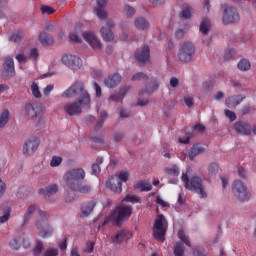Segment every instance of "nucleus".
I'll return each instance as SVG.
<instances>
[{
	"label": "nucleus",
	"instance_id": "14",
	"mask_svg": "<svg viewBox=\"0 0 256 256\" xmlns=\"http://www.w3.org/2000/svg\"><path fill=\"white\" fill-rule=\"evenodd\" d=\"M135 59L138 61L140 65H143V63L149 62V59H150L149 46H144L141 50H137V52L135 53Z\"/></svg>",
	"mask_w": 256,
	"mask_h": 256
},
{
	"label": "nucleus",
	"instance_id": "27",
	"mask_svg": "<svg viewBox=\"0 0 256 256\" xmlns=\"http://www.w3.org/2000/svg\"><path fill=\"white\" fill-rule=\"evenodd\" d=\"M135 26L137 27V29H141L142 31H145V29H149V22L143 18H138L135 21Z\"/></svg>",
	"mask_w": 256,
	"mask_h": 256
},
{
	"label": "nucleus",
	"instance_id": "4",
	"mask_svg": "<svg viewBox=\"0 0 256 256\" xmlns=\"http://www.w3.org/2000/svg\"><path fill=\"white\" fill-rule=\"evenodd\" d=\"M167 220L163 214H158L154 223L153 233L156 241L163 243L165 241V234L167 233Z\"/></svg>",
	"mask_w": 256,
	"mask_h": 256
},
{
	"label": "nucleus",
	"instance_id": "35",
	"mask_svg": "<svg viewBox=\"0 0 256 256\" xmlns=\"http://www.w3.org/2000/svg\"><path fill=\"white\" fill-rule=\"evenodd\" d=\"M31 91L34 97H36V99L41 98V91H39V86L37 85V83H32L31 85Z\"/></svg>",
	"mask_w": 256,
	"mask_h": 256
},
{
	"label": "nucleus",
	"instance_id": "19",
	"mask_svg": "<svg viewBox=\"0 0 256 256\" xmlns=\"http://www.w3.org/2000/svg\"><path fill=\"white\" fill-rule=\"evenodd\" d=\"M234 127L237 133H241V135H251V126L245 122H238Z\"/></svg>",
	"mask_w": 256,
	"mask_h": 256
},
{
	"label": "nucleus",
	"instance_id": "12",
	"mask_svg": "<svg viewBox=\"0 0 256 256\" xmlns=\"http://www.w3.org/2000/svg\"><path fill=\"white\" fill-rule=\"evenodd\" d=\"M26 115L31 117V119H37V117H41L43 114V108L39 103L28 104L25 107Z\"/></svg>",
	"mask_w": 256,
	"mask_h": 256
},
{
	"label": "nucleus",
	"instance_id": "41",
	"mask_svg": "<svg viewBox=\"0 0 256 256\" xmlns=\"http://www.w3.org/2000/svg\"><path fill=\"white\" fill-rule=\"evenodd\" d=\"M124 11H125L127 17H133V15H135V8H133L131 6H125Z\"/></svg>",
	"mask_w": 256,
	"mask_h": 256
},
{
	"label": "nucleus",
	"instance_id": "23",
	"mask_svg": "<svg viewBox=\"0 0 256 256\" xmlns=\"http://www.w3.org/2000/svg\"><path fill=\"white\" fill-rule=\"evenodd\" d=\"M94 207L95 201H92L89 204H84L81 208L82 217H87L88 215H91V212L93 211Z\"/></svg>",
	"mask_w": 256,
	"mask_h": 256
},
{
	"label": "nucleus",
	"instance_id": "26",
	"mask_svg": "<svg viewBox=\"0 0 256 256\" xmlns=\"http://www.w3.org/2000/svg\"><path fill=\"white\" fill-rule=\"evenodd\" d=\"M209 29H211V22L209 19L202 20L200 24V32L203 33V35H207V33H209Z\"/></svg>",
	"mask_w": 256,
	"mask_h": 256
},
{
	"label": "nucleus",
	"instance_id": "5",
	"mask_svg": "<svg viewBox=\"0 0 256 256\" xmlns=\"http://www.w3.org/2000/svg\"><path fill=\"white\" fill-rule=\"evenodd\" d=\"M182 181L185 184L186 189L189 191H196L202 198L207 197V192L203 189V184H201V178L192 177L189 181V176L187 173L182 175Z\"/></svg>",
	"mask_w": 256,
	"mask_h": 256
},
{
	"label": "nucleus",
	"instance_id": "50",
	"mask_svg": "<svg viewBox=\"0 0 256 256\" xmlns=\"http://www.w3.org/2000/svg\"><path fill=\"white\" fill-rule=\"evenodd\" d=\"M16 59H17L18 63H27V56H25L23 54H18L16 56Z\"/></svg>",
	"mask_w": 256,
	"mask_h": 256
},
{
	"label": "nucleus",
	"instance_id": "44",
	"mask_svg": "<svg viewBox=\"0 0 256 256\" xmlns=\"http://www.w3.org/2000/svg\"><path fill=\"white\" fill-rule=\"evenodd\" d=\"M157 205H161L163 208L169 207V204L167 201L163 200L161 197L156 198Z\"/></svg>",
	"mask_w": 256,
	"mask_h": 256
},
{
	"label": "nucleus",
	"instance_id": "63",
	"mask_svg": "<svg viewBox=\"0 0 256 256\" xmlns=\"http://www.w3.org/2000/svg\"><path fill=\"white\" fill-rule=\"evenodd\" d=\"M221 181H222V185L224 188L227 187V183L229 181V178L225 177V176H221Z\"/></svg>",
	"mask_w": 256,
	"mask_h": 256
},
{
	"label": "nucleus",
	"instance_id": "49",
	"mask_svg": "<svg viewBox=\"0 0 256 256\" xmlns=\"http://www.w3.org/2000/svg\"><path fill=\"white\" fill-rule=\"evenodd\" d=\"M53 230H42L40 231V237L46 238L51 237Z\"/></svg>",
	"mask_w": 256,
	"mask_h": 256
},
{
	"label": "nucleus",
	"instance_id": "17",
	"mask_svg": "<svg viewBox=\"0 0 256 256\" xmlns=\"http://www.w3.org/2000/svg\"><path fill=\"white\" fill-rule=\"evenodd\" d=\"M107 27L108 28H101V35L104 39V41H113L114 36H113V32H111V28L113 27V23L112 22H107Z\"/></svg>",
	"mask_w": 256,
	"mask_h": 256
},
{
	"label": "nucleus",
	"instance_id": "32",
	"mask_svg": "<svg viewBox=\"0 0 256 256\" xmlns=\"http://www.w3.org/2000/svg\"><path fill=\"white\" fill-rule=\"evenodd\" d=\"M174 255L175 256H184L185 255V248H183V244L177 243L174 247Z\"/></svg>",
	"mask_w": 256,
	"mask_h": 256
},
{
	"label": "nucleus",
	"instance_id": "30",
	"mask_svg": "<svg viewBox=\"0 0 256 256\" xmlns=\"http://www.w3.org/2000/svg\"><path fill=\"white\" fill-rule=\"evenodd\" d=\"M238 69H240V71H249L251 69V63L243 59L238 63Z\"/></svg>",
	"mask_w": 256,
	"mask_h": 256
},
{
	"label": "nucleus",
	"instance_id": "47",
	"mask_svg": "<svg viewBox=\"0 0 256 256\" xmlns=\"http://www.w3.org/2000/svg\"><path fill=\"white\" fill-rule=\"evenodd\" d=\"M69 39L71 43H81V38L77 34H70Z\"/></svg>",
	"mask_w": 256,
	"mask_h": 256
},
{
	"label": "nucleus",
	"instance_id": "34",
	"mask_svg": "<svg viewBox=\"0 0 256 256\" xmlns=\"http://www.w3.org/2000/svg\"><path fill=\"white\" fill-rule=\"evenodd\" d=\"M15 63L13 62V58H7L4 62V69L6 71H13L15 68Z\"/></svg>",
	"mask_w": 256,
	"mask_h": 256
},
{
	"label": "nucleus",
	"instance_id": "53",
	"mask_svg": "<svg viewBox=\"0 0 256 256\" xmlns=\"http://www.w3.org/2000/svg\"><path fill=\"white\" fill-rule=\"evenodd\" d=\"M185 104L187 105V107H192L193 106V97L191 96H186L184 98Z\"/></svg>",
	"mask_w": 256,
	"mask_h": 256
},
{
	"label": "nucleus",
	"instance_id": "39",
	"mask_svg": "<svg viewBox=\"0 0 256 256\" xmlns=\"http://www.w3.org/2000/svg\"><path fill=\"white\" fill-rule=\"evenodd\" d=\"M63 159L61 157L54 156L50 162L51 167H59Z\"/></svg>",
	"mask_w": 256,
	"mask_h": 256
},
{
	"label": "nucleus",
	"instance_id": "48",
	"mask_svg": "<svg viewBox=\"0 0 256 256\" xmlns=\"http://www.w3.org/2000/svg\"><path fill=\"white\" fill-rule=\"evenodd\" d=\"M92 173L93 175H99V173H101V167L99 166V164L92 165Z\"/></svg>",
	"mask_w": 256,
	"mask_h": 256
},
{
	"label": "nucleus",
	"instance_id": "61",
	"mask_svg": "<svg viewBox=\"0 0 256 256\" xmlns=\"http://www.w3.org/2000/svg\"><path fill=\"white\" fill-rule=\"evenodd\" d=\"M3 193H5V183L0 180V197H2Z\"/></svg>",
	"mask_w": 256,
	"mask_h": 256
},
{
	"label": "nucleus",
	"instance_id": "7",
	"mask_svg": "<svg viewBox=\"0 0 256 256\" xmlns=\"http://www.w3.org/2000/svg\"><path fill=\"white\" fill-rule=\"evenodd\" d=\"M85 95H89V93L85 90L83 82H77L63 93V97L66 99H73L77 96L79 99H85Z\"/></svg>",
	"mask_w": 256,
	"mask_h": 256
},
{
	"label": "nucleus",
	"instance_id": "51",
	"mask_svg": "<svg viewBox=\"0 0 256 256\" xmlns=\"http://www.w3.org/2000/svg\"><path fill=\"white\" fill-rule=\"evenodd\" d=\"M30 57L36 61L37 58L39 57V51H37L36 48H33V49L30 51Z\"/></svg>",
	"mask_w": 256,
	"mask_h": 256
},
{
	"label": "nucleus",
	"instance_id": "18",
	"mask_svg": "<svg viewBox=\"0 0 256 256\" xmlns=\"http://www.w3.org/2000/svg\"><path fill=\"white\" fill-rule=\"evenodd\" d=\"M107 5V0H98V7L95 9L97 17L100 19H107V12H105V7Z\"/></svg>",
	"mask_w": 256,
	"mask_h": 256
},
{
	"label": "nucleus",
	"instance_id": "9",
	"mask_svg": "<svg viewBox=\"0 0 256 256\" xmlns=\"http://www.w3.org/2000/svg\"><path fill=\"white\" fill-rule=\"evenodd\" d=\"M232 191L240 201H247L249 199V192L241 181H235L232 186Z\"/></svg>",
	"mask_w": 256,
	"mask_h": 256
},
{
	"label": "nucleus",
	"instance_id": "16",
	"mask_svg": "<svg viewBox=\"0 0 256 256\" xmlns=\"http://www.w3.org/2000/svg\"><path fill=\"white\" fill-rule=\"evenodd\" d=\"M132 237H133V234L130 231L121 230L114 237L113 243H123L125 241H128V239H131Z\"/></svg>",
	"mask_w": 256,
	"mask_h": 256
},
{
	"label": "nucleus",
	"instance_id": "20",
	"mask_svg": "<svg viewBox=\"0 0 256 256\" xmlns=\"http://www.w3.org/2000/svg\"><path fill=\"white\" fill-rule=\"evenodd\" d=\"M119 83H121V76L119 74H114L112 77L105 80L106 87H110V89L116 87Z\"/></svg>",
	"mask_w": 256,
	"mask_h": 256
},
{
	"label": "nucleus",
	"instance_id": "37",
	"mask_svg": "<svg viewBox=\"0 0 256 256\" xmlns=\"http://www.w3.org/2000/svg\"><path fill=\"white\" fill-rule=\"evenodd\" d=\"M23 39V32H17L10 37V41L13 43H19Z\"/></svg>",
	"mask_w": 256,
	"mask_h": 256
},
{
	"label": "nucleus",
	"instance_id": "57",
	"mask_svg": "<svg viewBox=\"0 0 256 256\" xmlns=\"http://www.w3.org/2000/svg\"><path fill=\"white\" fill-rule=\"evenodd\" d=\"M167 173L169 175L175 176V175H179V170L176 167H174V168L167 169Z\"/></svg>",
	"mask_w": 256,
	"mask_h": 256
},
{
	"label": "nucleus",
	"instance_id": "46",
	"mask_svg": "<svg viewBox=\"0 0 256 256\" xmlns=\"http://www.w3.org/2000/svg\"><path fill=\"white\" fill-rule=\"evenodd\" d=\"M59 252L57 249H48L45 253L44 256H58Z\"/></svg>",
	"mask_w": 256,
	"mask_h": 256
},
{
	"label": "nucleus",
	"instance_id": "11",
	"mask_svg": "<svg viewBox=\"0 0 256 256\" xmlns=\"http://www.w3.org/2000/svg\"><path fill=\"white\" fill-rule=\"evenodd\" d=\"M237 21H239V13H237V9L233 7L226 8L223 16L224 25L237 23Z\"/></svg>",
	"mask_w": 256,
	"mask_h": 256
},
{
	"label": "nucleus",
	"instance_id": "62",
	"mask_svg": "<svg viewBox=\"0 0 256 256\" xmlns=\"http://www.w3.org/2000/svg\"><path fill=\"white\" fill-rule=\"evenodd\" d=\"M170 85L171 87H177V85H179V80L177 78H172L170 80Z\"/></svg>",
	"mask_w": 256,
	"mask_h": 256
},
{
	"label": "nucleus",
	"instance_id": "45",
	"mask_svg": "<svg viewBox=\"0 0 256 256\" xmlns=\"http://www.w3.org/2000/svg\"><path fill=\"white\" fill-rule=\"evenodd\" d=\"M225 115L228 117V119H230V121H235L237 119V116L231 110H226Z\"/></svg>",
	"mask_w": 256,
	"mask_h": 256
},
{
	"label": "nucleus",
	"instance_id": "58",
	"mask_svg": "<svg viewBox=\"0 0 256 256\" xmlns=\"http://www.w3.org/2000/svg\"><path fill=\"white\" fill-rule=\"evenodd\" d=\"M9 217H10L9 212L6 213L4 216H1L0 217V223H7V221H9Z\"/></svg>",
	"mask_w": 256,
	"mask_h": 256
},
{
	"label": "nucleus",
	"instance_id": "28",
	"mask_svg": "<svg viewBox=\"0 0 256 256\" xmlns=\"http://www.w3.org/2000/svg\"><path fill=\"white\" fill-rule=\"evenodd\" d=\"M203 147L199 145H194L189 153V157L191 160L195 159L196 155L203 153Z\"/></svg>",
	"mask_w": 256,
	"mask_h": 256
},
{
	"label": "nucleus",
	"instance_id": "6",
	"mask_svg": "<svg viewBox=\"0 0 256 256\" xmlns=\"http://www.w3.org/2000/svg\"><path fill=\"white\" fill-rule=\"evenodd\" d=\"M129 179V172L121 171L119 175L113 176L106 183L108 189H111L114 193H121L123 187L121 181H127Z\"/></svg>",
	"mask_w": 256,
	"mask_h": 256
},
{
	"label": "nucleus",
	"instance_id": "13",
	"mask_svg": "<svg viewBox=\"0 0 256 256\" xmlns=\"http://www.w3.org/2000/svg\"><path fill=\"white\" fill-rule=\"evenodd\" d=\"M39 147V139L34 137L28 140L23 146L24 155H33Z\"/></svg>",
	"mask_w": 256,
	"mask_h": 256
},
{
	"label": "nucleus",
	"instance_id": "38",
	"mask_svg": "<svg viewBox=\"0 0 256 256\" xmlns=\"http://www.w3.org/2000/svg\"><path fill=\"white\" fill-rule=\"evenodd\" d=\"M127 202V203H139V201H140V199H139V197H137V196H135V195H133V196H131V195H128V196H126L123 200H122V202Z\"/></svg>",
	"mask_w": 256,
	"mask_h": 256
},
{
	"label": "nucleus",
	"instance_id": "36",
	"mask_svg": "<svg viewBox=\"0 0 256 256\" xmlns=\"http://www.w3.org/2000/svg\"><path fill=\"white\" fill-rule=\"evenodd\" d=\"M41 13L42 15H53V13H55V9H53L51 6H42Z\"/></svg>",
	"mask_w": 256,
	"mask_h": 256
},
{
	"label": "nucleus",
	"instance_id": "64",
	"mask_svg": "<svg viewBox=\"0 0 256 256\" xmlns=\"http://www.w3.org/2000/svg\"><path fill=\"white\" fill-rule=\"evenodd\" d=\"M33 211H35V206H34V205H31V206L28 208L27 212H26L27 217H29V215H31V213H33Z\"/></svg>",
	"mask_w": 256,
	"mask_h": 256
},
{
	"label": "nucleus",
	"instance_id": "1",
	"mask_svg": "<svg viewBox=\"0 0 256 256\" xmlns=\"http://www.w3.org/2000/svg\"><path fill=\"white\" fill-rule=\"evenodd\" d=\"M66 185L73 191H79V193H89L91 186H80L79 183L85 179V171L83 169H74L67 172L64 176Z\"/></svg>",
	"mask_w": 256,
	"mask_h": 256
},
{
	"label": "nucleus",
	"instance_id": "25",
	"mask_svg": "<svg viewBox=\"0 0 256 256\" xmlns=\"http://www.w3.org/2000/svg\"><path fill=\"white\" fill-rule=\"evenodd\" d=\"M241 101H243V97L241 96L231 97L226 100V105L227 107H237Z\"/></svg>",
	"mask_w": 256,
	"mask_h": 256
},
{
	"label": "nucleus",
	"instance_id": "42",
	"mask_svg": "<svg viewBox=\"0 0 256 256\" xmlns=\"http://www.w3.org/2000/svg\"><path fill=\"white\" fill-rule=\"evenodd\" d=\"M124 95H125V91H121L119 94L110 96V100L111 101H121V99H123Z\"/></svg>",
	"mask_w": 256,
	"mask_h": 256
},
{
	"label": "nucleus",
	"instance_id": "52",
	"mask_svg": "<svg viewBox=\"0 0 256 256\" xmlns=\"http://www.w3.org/2000/svg\"><path fill=\"white\" fill-rule=\"evenodd\" d=\"M94 247H95V243H93V242H88V243H87V246H86V248H85L86 253H92Z\"/></svg>",
	"mask_w": 256,
	"mask_h": 256
},
{
	"label": "nucleus",
	"instance_id": "40",
	"mask_svg": "<svg viewBox=\"0 0 256 256\" xmlns=\"http://www.w3.org/2000/svg\"><path fill=\"white\" fill-rule=\"evenodd\" d=\"M41 251H43V243L37 242L36 247L33 250L35 256L41 255Z\"/></svg>",
	"mask_w": 256,
	"mask_h": 256
},
{
	"label": "nucleus",
	"instance_id": "22",
	"mask_svg": "<svg viewBox=\"0 0 256 256\" xmlns=\"http://www.w3.org/2000/svg\"><path fill=\"white\" fill-rule=\"evenodd\" d=\"M134 188L140 189V191H151L153 189V186L147 181H139L134 185Z\"/></svg>",
	"mask_w": 256,
	"mask_h": 256
},
{
	"label": "nucleus",
	"instance_id": "55",
	"mask_svg": "<svg viewBox=\"0 0 256 256\" xmlns=\"http://www.w3.org/2000/svg\"><path fill=\"white\" fill-rule=\"evenodd\" d=\"M19 241H21V240L14 239V240L10 243L11 248H12V249H19V247H21V244H19Z\"/></svg>",
	"mask_w": 256,
	"mask_h": 256
},
{
	"label": "nucleus",
	"instance_id": "15",
	"mask_svg": "<svg viewBox=\"0 0 256 256\" xmlns=\"http://www.w3.org/2000/svg\"><path fill=\"white\" fill-rule=\"evenodd\" d=\"M83 37L92 49H101V42L93 32H84Z\"/></svg>",
	"mask_w": 256,
	"mask_h": 256
},
{
	"label": "nucleus",
	"instance_id": "2",
	"mask_svg": "<svg viewBox=\"0 0 256 256\" xmlns=\"http://www.w3.org/2000/svg\"><path fill=\"white\" fill-rule=\"evenodd\" d=\"M132 213L133 209L131 206H119L111 213L109 218L104 221V225H107V223L111 221L114 225L119 226L125 219H129Z\"/></svg>",
	"mask_w": 256,
	"mask_h": 256
},
{
	"label": "nucleus",
	"instance_id": "10",
	"mask_svg": "<svg viewBox=\"0 0 256 256\" xmlns=\"http://www.w3.org/2000/svg\"><path fill=\"white\" fill-rule=\"evenodd\" d=\"M62 63L70 69H80L83 66V61H81V58L71 54L63 55Z\"/></svg>",
	"mask_w": 256,
	"mask_h": 256
},
{
	"label": "nucleus",
	"instance_id": "54",
	"mask_svg": "<svg viewBox=\"0 0 256 256\" xmlns=\"http://www.w3.org/2000/svg\"><path fill=\"white\" fill-rule=\"evenodd\" d=\"M55 86H53V84H49L47 87L44 88V95H49V93H51V91H53Z\"/></svg>",
	"mask_w": 256,
	"mask_h": 256
},
{
	"label": "nucleus",
	"instance_id": "3",
	"mask_svg": "<svg viewBox=\"0 0 256 256\" xmlns=\"http://www.w3.org/2000/svg\"><path fill=\"white\" fill-rule=\"evenodd\" d=\"M89 105H91V96L85 94L84 99L64 105V111L68 115H79L83 109H89Z\"/></svg>",
	"mask_w": 256,
	"mask_h": 256
},
{
	"label": "nucleus",
	"instance_id": "21",
	"mask_svg": "<svg viewBox=\"0 0 256 256\" xmlns=\"http://www.w3.org/2000/svg\"><path fill=\"white\" fill-rule=\"evenodd\" d=\"M41 45H53V37L49 36L47 32H42L39 36Z\"/></svg>",
	"mask_w": 256,
	"mask_h": 256
},
{
	"label": "nucleus",
	"instance_id": "24",
	"mask_svg": "<svg viewBox=\"0 0 256 256\" xmlns=\"http://www.w3.org/2000/svg\"><path fill=\"white\" fill-rule=\"evenodd\" d=\"M57 191H59V188L57 187V185L53 184L51 186H49L48 188L41 189L40 190V195H44L45 197H49L50 195H54V193H57Z\"/></svg>",
	"mask_w": 256,
	"mask_h": 256
},
{
	"label": "nucleus",
	"instance_id": "33",
	"mask_svg": "<svg viewBox=\"0 0 256 256\" xmlns=\"http://www.w3.org/2000/svg\"><path fill=\"white\" fill-rule=\"evenodd\" d=\"M178 237L183 243H185V245H188V247H191V241H189V237L185 235V232L183 230H179Z\"/></svg>",
	"mask_w": 256,
	"mask_h": 256
},
{
	"label": "nucleus",
	"instance_id": "60",
	"mask_svg": "<svg viewBox=\"0 0 256 256\" xmlns=\"http://www.w3.org/2000/svg\"><path fill=\"white\" fill-rule=\"evenodd\" d=\"M191 139V136L187 134L186 138H179V143H183L184 145H187L189 143V140Z\"/></svg>",
	"mask_w": 256,
	"mask_h": 256
},
{
	"label": "nucleus",
	"instance_id": "43",
	"mask_svg": "<svg viewBox=\"0 0 256 256\" xmlns=\"http://www.w3.org/2000/svg\"><path fill=\"white\" fill-rule=\"evenodd\" d=\"M142 79H147V75L143 73H137L132 77V81H141Z\"/></svg>",
	"mask_w": 256,
	"mask_h": 256
},
{
	"label": "nucleus",
	"instance_id": "8",
	"mask_svg": "<svg viewBox=\"0 0 256 256\" xmlns=\"http://www.w3.org/2000/svg\"><path fill=\"white\" fill-rule=\"evenodd\" d=\"M194 54H195V46H193V43L187 42L181 46L178 57L180 61L187 63L191 61V59H193Z\"/></svg>",
	"mask_w": 256,
	"mask_h": 256
},
{
	"label": "nucleus",
	"instance_id": "29",
	"mask_svg": "<svg viewBox=\"0 0 256 256\" xmlns=\"http://www.w3.org/2000/svg\"><path fill=\"white\" fill-rule=\"evenodd\" d=\"M191 13V6H189L188 4H184L182 7L181 17H183L184 19H189L191 18Z\"/></svg>",
	"mask_w": 256,
	"mask_h": 256
},
{
	"label": "nucleus",
	"instance_id": "56",
	"mask_svg": "<svg viewBox=\"0 0 256 256\" xmlns=\"http://www.w3.org/2000/svg\"><path fill=\"white\" fill-rule=\"evenodd\" d=\"M94 88L96 91V97H101V86H99L97 82H94Z\"/></svg>",
	"mask_w": 256,
	"mask_h": 256
},
{
	"label": "nucleus",
	"instance_id": "59",
	"mask_svg": "<svg viewBox=\"0 0 256 256\" xmlns=\"http://www.w3.org/2000/svg\"><path fill=\"white\" fill-rule=\"evenodd\" d=\"M194 131H199V133H203L205 131V126L198 124L194 126Z\"/></svg>",
	"mask_w": 256,
	"mask_h": 256
},
{
	"label": "nucleus",
	"instance_id": "31",
	"mask_svg": "<svg viewBox=\"0 0 256 256\" xmlns=\"http://www.w3.org/2000/svg\"><path fill=\"white\" fill-rule=\"evenodd\" d=\"M7 121H9V110H4L0 116V128L5 127Z\"/></svg>",
	"mask_w": 256,
	"mask_h": 256
}]
</instances>
